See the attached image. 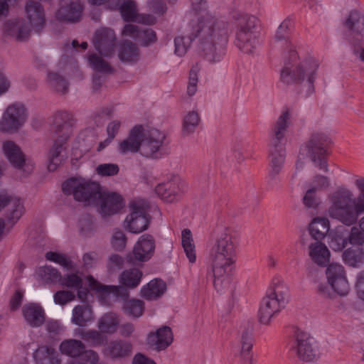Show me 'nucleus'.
I'll return each instance as SVG.
<instances>
[{
    "mask_svg": "<svg viewBox=\"0 0 364 364\" xmlns=\"http://www.w3.org/2000/svg\"><path fill=\"white\" fill-rule=\"evenodd\" d=\"M239 237L235 228L225 227L217 233L210 249L208 260L213 286L218 292L225 291L231 287Z\"/></svg>",
    "mask_w": 364,
    "mask_h": 364,
    "instance_id": "f257e3e1",
    "label": "nucleus"
},
{
    "mask_svg": "<svg viewBox=\"0 0 364 364\" xmlns=\"http://www.w3.org/2000/svg\"><path fill=\"white\" fill-rule=\"evenodd\" d=\"M195 33L203 58L212 65L221 62L226 53L228 23L213 14L206 13L198 19Z\"/></svg>",
    "mask_w": 364,
    "mask_h": 364,
    "instance_id": "f03ea898",
    "label": "nucleus"
},
{
    "mask_svg": "<svg viewBox=\"0 0 364 364\" xmlns=\"http://www.w3.org/2000/svg\"><path fill=\"white\" fill-rule=\"evenodd\" d=\"M235 21V46L243 53L254 54L260 45L259 19L252 15L237 12L234 14Z\"/></svg>",
    "mask_w": 364,
    "mask_h": 364,
    "instance_id": "7ed1b4c3",
    "label": "nucleus"
},
{
    "mask_svg": "<svg viewBox=\"0 0 364 364\" xmlns=\"http://www.w3.org/2000/svg\"><path fill=\"white\" fill-rule=\"evenodd\" d=\"M289 298V289L284 280L280 278L273 279L260 304L259 321L264 325H268L272 318L285 307Z\"/></svg>",
    "mask_w": 364,
    "mask_h": 364,
    "instance_id": "20e7f679",
    "label": "nucleus"
},
{
    "mask_svg": "<svg viewBox=\"0 0 364 364\" xmlns=\"http://www.w3.org/2000/svg\"><path fill=\"white\" fill-rule=\"evenodd\" d=\"M318 67L317 61L312 58L299 61L296 51L292 50L285 60L281 79L286 84L301 82L306 79L311 87Z\"/></svg>",
    "mask_w": 364,
    "mask_h": 364,
    "instance_id": "39448f33",
    "label": "nucleus"
},
{
    "mask_svg": "<svg viewBox=\"0 0 364 364\" xmlns=\"http://www.w3.org/2000/svg\"><path fill=\"white\" fill-rule=\"evenodd\" d=\"M353 194L350 191L343 190L335 192L331 196V205L328 208L329 215L343 224L350 226L355 224L358 216L364 212H359L356 203L353 200L351 205Z\"/></svg>",
    "mask_w": 364,
    "mask_h": 364,
    "instance_id": "423d86ee",
    "label": "nucleus"
},
{
    "mask_svg": "<svg viewBox=\"0 0 364 364\" xmlns=\"http://www.w3.org/2000/svg\"><path fill=\"white\" fill-rule=\"evenodd\" d=\"M98 183L86 181L83 178H70L63 184V191L66 195H73L76 200L87 205L96 203L101 191Z\"/></svg>",
    "mask_w": 364,
    "mask_h": 364,
    "instance_id": "0eeeda50",
    "label": "nucleus"
},
{
    "mask_svg": "<svg viewBox=\"0 0 364 364\" xmlns=\"http://www.w3.org/2000/svg\"><path fill=\"white\" fill-rule=\"evenodd\" d=\"M331 144V139L328 134L322 132H315L305 144L306 155L316 166L324 171H328L325 155Z\"/></svg>",
    "mask_w": 364,
    "mask_h": 364,
    "instance_id": "6e6552de",
    "label": "nucleus"
},
{
    "mask_svg": "<svg viewBox=\"0 0 364 364\" xmlns=\"http://www.w3.org/2000/svg\"><path fill=\"white\" fill-rule=\"evenodd\" d=\"M129 208L130 214L125 219L124 228L132 233L139 234L149 225V203L144 199H135L130 203Z\"/></svg>",
    "mask_w": 364,
    "mask_h": 364,
    "instance_id": "1a4fd4ad",
    "label": "nucleus"
},
{
    "mask_svg": "<svg viewBox=\"0 0 364 364\" xmlns=\"http://www.w3.org/2000/svg\"><path fill=\"white\" fill-rule=\"evenodd\" d=\"M140 139L141 155L146 158L157 159L161 157V149L164 145L166 135L156 129L145 130L141 126Z\"/></svg>",
    "mask_w": 364,
    "mask_h": 364,
    "instance_id": "9d476101",
    "label": "nucleus"
},
{
    "mask_svg": "<svg viewBox=\"0 0 364 364\" xmlns=\"http://www.w3.org/2000/svg\"><path fill=\"white\" fill-rule=\"evenodd\" d=\"M26 109L21 102H14L4 112L0 121V130L4 132H15L26 122Z\"/></svg>",
    "mask_w": 364,
    "mask_h": 364,
    "instance_id": "9b49d317",
    "label": "nucleus"
},
{
    "mask_svg": "<svg viewBox=\"0 0 364 364\" xmlns=\"http://www.w3.org/2000/svg\"><path fill=\"white\" fill-rule=\"evenodd\" d=\"M291 349L301 360L306 362L316 360L319 357L318 348L314 346L313 338L304 331H296Z\"/></svg>",
    "mask_w": 364,
    "mask_h": 364,
    "instance_id": "f8f14e48",
    "label": "nucleus"
},
{
    "mask_svg": "<svg viewBox=\"0 0 364 364\" xmlns=\"http://www.w3.org/2000/svg\"><path fill=\"white\" fill-rule=\"evenodd\" d=\"M98 196L94 205L102 218L117 214L123 208V199L118 193L103 191L101 188Z\"/></svg>",
    "mask_w": 364,
    "mask_h": 364,
    "instance_id": "ddd939ff",
    "label": "nucleus"
},
{
    "mask_svg": "<svg viewBox=\"0 0 364 364\" xmlns=\"http://www.w3.org/2000/svg\"><path fill=\"white\" fill-rule=\"evenodd\" d=\"M328 284L340 296H346L350 285L343 266L339 263H331L326 271Z\"/></svg>",
    "mask_w": 364,
    "mask_h": 364,
    "instance_id": "4468645a",
    "label": "nucleus"
},
{
    "mask_svg": "<svg viewBox=\"0 0 364 364\" xmlns=\"http://www.w3.org/2000/svg\"><path fill=\"white\" fill-rule=\"evenodd\" d=\"M156 242L154 237L149 234H144L139 237L131 253L127 255L130 262H146L154 255Z\"/></svg>",
    "mask_w": 364,
    "mask_h": 364,
    "instance_id": "2eb2a0df",
    "label": "nucleus"
},
{
    "mask_svg": "<svg viewBox=\"0 0 364 364\" xmlns=\"http://www.w3.org/2000/svg\"><path fill=\"white\" fill-rule=\"evenodd\" d=\"M116 40V35L112 29L101 28L96 31L93 43L96 50L102 55L109 57L114 54Z\"/></svg>",
    "mask_w": 364,
    "mask_h": 364,
    "instance_id": "dca6fc26",
    "label": "nucleus"
},
{
    "mask_svg": "<svg viewBox=\"0 0 364 364\" xmlns=\"http://www.w3.org/2000/svg\"><path fill=\"white\" fill-rule=\"evenodd\" d=\"M83 11L80 0H61L55 16L58 21L67 23L78 22Z\"/></svg>",
    "mask_w": 364,
    "mask_h": 364,
    "instance_id": "f3484780",
    "label": "nucleus"
},
{
    "mask_svg": "<svg viewBox=\"0 0 364 364\" xmlns=\"http://www.w3.org/2000/svg\"><path fill=\"white\" fill-rule=\"evenodd\" d=\"M182 181L177 174H169L166 180L155 188V191L163 200L167 202L174 200L181 191Z\"/></svg>",
    "mask_w": 364,
    "mask_h": 364,
    "instance_id": "a211bd4d",
    "label": "nucleus"
},
{
    "mask_svg": "<svg viewBox=\"0 0 364 364\" xmlns=\"http://www.w3.org/2000/svg\"><path fill=\"white\" fill-rule=\"evenodd\" d=\"M74 122L73 114L65 110L58 111L52 117L53 130L59 138L68 139Z\"/></svg>",
    "mask_w": 364,
    "mask_h": 364,
    "instance_id": "6ab92c4d",
    "label": "nucleus"
},
{
    "mask_svg": "<svg viewBox=\"0 0 364 364\" xmlns=\"http://www.w3.org/2000/svg\"><path fill=\"white\" fill-rule=\"evenodd\" d=\"M286 151L283 143L272 141L269 145V177L274 180L279 174L285 162Z\"/></svg>",
    "mask_w": 364,
    "mask_h": 364,
    "instance_id": "aec40b11",
    "label": "nucleus"
},
{
    "mask_svg": "<svg viewBox=\"0 0 364 364\" xmlns=\"http://www.w3.org/2000/svg\"><path fill=\"white\" fill-rule=\"evenodd\" d=\"M132 344L127 341L117 339L110 341L102 350L103 355L112 360H120L131 355Z\"/></svg>",
    "mask_w": 364,
    "mask_h": 364,
    "instance_id": "412c9836",
    "label": "nucleus"
},
{
    "mask_svg": "<svg viewBox=\"0 0 364 364\" xmlns=\"http://www.w3.org/2000/svg\"><path fill=\"white\" fill-rule=\"evenodd\" d=\"M4 34L17 41L28 39L31 33L30 26L23 19L8 20L4 24Z\"/></svg>",
    "mask_w": 364,
    "mask_h": 364,
    "instance_id": "4be33fe9",
    "label": "nucleus"
},
{
    "mask_svg": "<svg viewBox=\"0 0 364 364\" xmlns=\"http://www.w3.org/2000/svg\"><path fill=\"white\" fill-rule=\"evenodd\" d=\"M141 136H142L141 125L134 127L129 131L127 137L118 143V151L122 155L135 154L137 152L141 154Z\"/></svg>",
    "mask_w": 364,
    "mask_h": 364,
    "instance_id": "5701e85b",
    "label": "nucleus"
},
{
    "mask_svg": "<svg viewBox=\"0 0 364 364\" xmlns=\"http://www.w3.org/2000/svg\"><path fill=\"white\" fill-rule=\"evenodd\" d=\"M173 333L170 327L163 326L148 335L147 343L154 349L161 351L167 348L173 342Z\"/></svg>",
    "mask_w": 364,
    "mask_h": 364,
    "instance_id": "b1692460",
    "label": "nucleus"
},
{
    "mask_svg": "<svg viewBox=\"0 0 364 364\" xmlns=\"http://www.w3.org/2000/svg\"><path fill=\"white\" fill-rule=\"evenodd\" d=\"M5 207H9L7 219L12 223H16L23 213V205L19 198L0 191V211Z\"/></svg>",
    "mask_w": 364,
    "mask_h": 364,
    "instance_id": "393cba45",
    "label": "nucleus"
},
{
    "mask_svg": "<svg viewBox=\"0 0 364 364\" xmlns=\"http://www.w3.org/2000/svg\"><path fill=\"white\" fill-rule=\"evenodd\" d=\"M87 282L89 287L92 290L96 291L97 292L102 293L104 295H108L112 294L117 298L124 300V301L128 300L129 296V292L127 289L123 285L115 286V285H105L99 282L92 276L87 277Z\"/></svg>",
    "mask_w": 364,
    "mask_h": 364,
    "instance_id": "a878e982",
    "label": "nucleus"
},
{
    "mask_svg": "<svg viewBox=\"0 0 364 364\" xmlns=\"http://www.w3.org/2000/svg\"><path fill=\"white\" fill-rule=\"evenodd\" d=\"M26 18L30 25L39 32L45 24V11L42 5L36 1H28L25 6Z\"/></svg>",
    "mask_w": 364,
    "mask_h": 364,
    "instance_id": "bb28decb",
    "label": "nucleus"
},
{
    "mask_svg": "<svg viewBox=\"0 0 364 364\" xmlns=\"http://www.w3.org/2000/svg\"><path fill=\"white\" fill-rule=\"evenodd\" d=\"M22 314L26 322L32 328H38L45 322L44 309L38 304H25L22 308Z\"/></svg>",
    "mask_w": 364,
    "mask_h": 364,
    "instance_id": "cd10ccee",
    "label": "nucleus"
},
{
    "mask_svg": "<svg viewBox=\"0 0 364 364\" xmlns=\"http://www.w3.org/2000/svg\"><path fill=\"white\" fill-rule=\"evenodd\" d=\"M68 139L57 137L50 148L48 155V168L50 171H54L63 163Z\"/></svg>",
    "mask_w": 364,
    "mask_h": 364,
    "instance_id": "c85d7f7f",
    "label": "nucleus"
},
{
    "mask_svg": "<svg viewBox=\"0 0 364 364\" xmlns=\"http://www.w3.org/2000/svg\"><path fill=\"white\" fill-rule=\"evenodd\" d=\"M291 111L289 109H284L277 119L271 134L270 141L283 143L285 134L290 124Z\"/></svg>",
    "mask_w": 364,
    "mask_h": 364,
    "instance_id": "c756f323",
    "label": "nucleus"
},
{
    "mask_svg": "<svg viewBox=\"0 0 364 364\" xmlns=\"http://www.w3.org/2000/svg\"><path fill=\"white\" fill-rule=\"evenodd\" d=\"M240 350L238 355L241 364H252V346L253 334L252 328L245 329L241 336Z\"/></svg>",
    "mask_w": 364,
    "mask_h": 364,
    "instance_id": "7c9ffc66",
    "label": "nucleus"
},
{
    "mask_svg": "<svg viewBox=\"0 0 364 364\" xmlns=\"http://www.w3.org/2000/svg\"><path fill=\"white\" fill-rule=\"evenodd\" d=\"M3 151L9 162L16 168H21L25 164V156L20 147L12 141H6L2 145Z\"/></svg>",
    "mask_w": 364,
    "mask_h": 364,
    "instance_id": "2f4dec72",
    "label": "nucleus"
},
{
    "mask_svg": "<svg viewBox=\"0 0 364 364\" xmlns=\"http://www.w3.org/2000/svg\"><path fill=\"white\" fill-rule=\"evenodd\" d=\"M309 256L314 263L324 267L329 262L330 251L323 243L316 241L309 245Z\"/></svg>",
    "mask_w": 364,
    "mask_h": 364,
    "instance_id": "473e14b6",
    "label": "nucleus"
},
{
    "mask_svg": "<svg viewBox=\"0 0 364 364\" xmlns=\"http://www.w3.org/2000/svg\"><path fill=\"white\" fill-rule=\"evenodd\" d=\"M36 364H60L58 353L51 346L46 345L39 346L33 353Z\"/></svg>",
    "mask_w": 364,
    "mask_h": 364,
    "instance_id": "72a5a7b5",
    "label": "nucleus"
},
{
    "mask_svg": "<svg viewBox=\"0 0 364 364\" xmlns=\"http://www.w3.org/2000/svg\"><path fill=\"white\" fill-rule=\"evenodd\" d=\"M166 290V284L161 279L151 280L141 289V295L148 301L161 297Z\"/></svg>",
    "mask_w": 364,
    "mask_h": 364,
    "instance_id": "f704fd0d",
    "label": "nucleus"
},
{
    "mask_svg": "<svg viewBox=\"0 0 364 364\" xmlns=\"http://www.w3.org/2000/svg\"><path fill=\"white\" fill-rule=\"evenodd\" d=\"M138 46L130 41H123L118 48V57L123 63H134L139 58Z\"/></svg>",
    "mask_w": 364,
    "mask_h": 364,
    "instance_id": "c9c22d12",
    "label": "nucleus"
},
{
    "mask_svg": "<svg viewBox=\"0 0 364 364\" xmlns=\"http://www.w3.org/2000/svg\"><path fill=\"white\" fill-rule=\"evenodd\" d=\"M93 320V311L87 304H83L75 306L72 312L71 321L79 326H85Z\"/></svg>",
    "mask_w": 364,
    "mask_h": 364,
    "instance_id": "e433bc0d",
    "label": "nucleus"
},
{
    "mask_svg": "<svg viewBox=\"0 0 364 364\" xmlns=\"http://www.w3.org/2000/svg\"><path fill=\"white\" fill-rule=\"evenodd\" d=\"M292 26L293 23L291 19H284L278 27L274 36L277 41L284 42L285 50L288 53V55L291 54L292 50H295L294 46L289 41L290 31Z\"/></svg>",
    "mask_w": 364,
    "mask_h": 364,
    "instance_id": "4c0bfd02",
    "label": "nucleus"
},
{
    "mask_svg": "<svg viewBox=\"0 0 364 364\" xmlns=\"http://www.w3.org/2000/svg\"><path fill=\"white\" fill-rule=\"evenodd\" d=\"M119 325V316L113 312L105 314L97 322V328L101 333L113 334Z\"/></svg>",
    "mask_w": 364,
    "mask_h": 364,
    "instance_id": "58836bf2",
    "label": "nucleus"
},
{
    "mask_svg": "<svg viewBox=\"0 0 364 364\" xmlns=\"http://www.w3.org/2000/svg\"><path fill=\"white\" fill-rule=\"evenodd\" d=\"M143 277L142 272L136 267L123 271L119 277V283L129 289H134L139 286Z\"/></svg>",
    "mask_w": 364,
    "mask_h": 364,
    "instance_id": "ea45409f",
    "label": "nucleus"
},
{
    "mask_svg": "<svg viewBox=\"0 0 364 364\" xmlns=\"http://www.w3.org/2000/svg\"><path fill=\"white\" fill-rule=\"evenodd\" d=\"M345 263L353 267H358L364 264V250L361 247H352L343 253Z\"/></svg>",
    "mask_w": 364,
    "mask_h": 364,
    "instance_id": "a19ab883",
    "label": "nucleus"
},
{
    "mask_svg": "<svg viewBox=\"0 0 364 364\" xmlns=\"http://www.w3.org/2000/svg\"><path fill=\"white\" fill-rule=\"evenodd\" d=\"M329 230V222L326 218H314L309 224V234L314 240L319 241L324 238Z\"/></svg>",
    "mask_w": 364,
    "mask_h": 364,
    "instance_id": "79ce46f5",
    "label": "nucleus"
},
{
    "mask_svg": "<svg viewBox=\"0 0 364 364\" xmlns=\"http://www.w3.org/2000/svg\"><path fill=\"white\" fill-rule=\"evenodd\" d=\"M200 122V117L198 112L189 111L183 119L182 135L190 136L193 134Z\"/></svg>",
    "mask_w": 364,
    "mask_h": 364,
    "instance_id": "37998d69",
    "label": "nucleus"
},
{
    "mask_svg": "<svg viewBox=\"0 0 364 364\" xmlns=\"http://www.w3.org/2000/svg\"><path fill=\"white\" fill-rule=\"evenodd\" d=\"M46 81L52 89L60 94L65 95L68 92L67 80L58 73L48 72Z\"/></svg>",
    "mask_w": 364,
    "mask_h": 364,
    "instance_id": "c03bdc74",
    "label": "nucleus"
},
{
    "mask_svg": "<svg viewBox=\"0 0 364 364\" xmlns=\"http://www.w3.org/2000/svg\"><path fill=\"white\" fill-rule=\"evenodd\" d=\"M85 350L83 343L78 340L68 339L60 345V350L63 354L73 358H77Z\"/></svg>",
    "mask_w": 364,
    "mask_h": 364,
    "instance_id": "a18cd8bd",
    "label": "nucleus"
},
{
    "mask_svg": "<svg viewBox=\"0 0 364 364\" xmlns=\"http://www.w3.org/2000/svg\"><path fill=\"white\" fill-rule=\"evenodd\" d=\"M181 243L189 262L194 263L196 260V249L190 230L185 229L182 231Z\"/></svg>",
    "mask_w": 364,
    "mask_h": 364,
    "instance_id": "49530a36",
    "label": "nucleus"
},
{
    "mask_svg": "<svg viewBox=\"0 0 364 364\" xmlns=\"http://www.w3.org/2000/svg\"><path fill=\"white\" fill-rule=\"evenodd\" d=\"M122 311L126 315L139 318L144 311V302L136 299L127 300L123 303Z\"/></svg>",
    "mask_w": 364,
    "mask_h": 364,
    "instance_id": "de8ad7c7",
    "label": "nucleus"
},
{
    "mask_svg": "<svg viewBox=\"0 0 364 364\" xmlns=\"http://www.w3.org/2000/svg\"><path fill=\"white\" fill-rule=\"evenodd\" d=\"M87 59L90 66L98 73L110 74L114 71L109 63L96 53L90 54Z\"/></svg>",
    "mask_w": 364,
    "mask_h": 364,
    "instance_id": "09e8293b",
    "label": "nucleus"
},
{
    "mask_svg": "<svg viewBox=\"0 0 364 364\" xmlns=\"http://www.w3.org/2000/svg\"><path fill=\"white\" fill-rule=\"evenodd\" d=\"M38 275L47 284H60L62 279L60 272L51 266L41 267L38 270Z\"/></svg>",
    "mask_w": 364,
    "mask_h": 364,
    "instance_id": "8fccbe9b",
    "label": "nucleus"
},
{
    "mask_svg": "<svg viewBox=\"0 0 364 364\" xmlns=\"http://www.w3.org/2000/svg\"><path fill=\"white\" fill-rule=\"evenodd\" d=\"M196 37V33L190 36H178L174 39V53L178 56H183L190 48L192 41Z\"/></svg>",
    "mask_w": 364,
    "mask_h": 364,
    "instance_id": "3c124183",
    "label": "nucleus"
},
{
    "mask_svg": "<svg viewBox=\"0 0 364 364\" xmlns=\"http://www.w3.org/2000/svg\"><path fill=\"white\" fill-rule=\"evenodd\" d=\"M119 11L125 21H135L138 15L136 2L132 0L125 1L119 7Z\"/></svg>",
    "mask_w": 364,
    "mask_h": 364,
    "instance_id": "603ef678",
    "label": "nucleus"
},
{
    "mask_svg": "<svg viewBox=\"0 0 364 364\" xmlns=\"http://www.w3.org/2000/svg\"><path fill=\"white\" fill-rule=\"evenodd\" d=\"M79 334L82 339L94 346H101L104 342L101 332L96 330L80 329Z\"/></svg>",
    "mask_w": 364,
    "mask_h": 364,
    "instance_id": "864d4df0",
    "label": "nucleus"
},
{
    "mask_svg": "<svg viewBox=\"0 0 364 364\" xmlns=\"http://www.w3.org/2000/svg\"><path fill=\"white\" fill-rule=\"evenodd\" d=\"M200 67L198 63L194 65L189 73V79L187 87V94L191 97L194 95L197 91V83L198 81V72Z\"/></svg>",
    "mask_w": 364,
    "mask_h": 364,
    "instance_id": "5fc2aeb1",
    "label": "nucleus"
},
{
    "mask_svg": "<svg viewBox=\"0 0 364 364\" xmlns=\"http://www.w3.org/2000/svg\"><path fill=\"white\" fill-rule=\"evenodd\" d=\"M79 228L84 236L90 235L95 229L93 218L89 215H85L79 220Z\"/></svg>",
    "mask_w": 364,
    "mask_h": 364,
    "instance_id": "6e6d98bb",
    "label": "nucleus"
},
{
    "mask_svg": "<svg viewBox=\"0 0 364 364\" xmlns=\"http://www.w3.org/2000/svg\"><path fill=\"white\" fill-rule=\"evenodd\" d=\"M348 241L353 245L358 247L364 245V232L359 226H353L348 236Z\"/></svg>",
    "mask_w": 364,
    "mask_h": 364,
    "instance_id": "4d7b16f0",
    "label": "nucleus"
},
{
    "mask_svg": "<svg viewBox=\"0 0 364 364\" xmlns=\"http://www.w3.org/2000/svg\"><path fill=\"white\" fill-rule=\"evenodd\" d=\"M46 258L48 260L60 264L67 269H70L73 267L72 262L63 254H59L54 252H48L46 254Z\"/></svg>",
    "mask_w": 364,
    "mask_h": 364,
    "instance_id": "13d9d810",
    "label": "nucleus"
},
{
    "mask_svg": "<svg viewBox=\"0 0 364 364\" xmlns=\"http://www.w3.org/2000/svg\"><path fill=\"white\" fill-rule=\"evenodd\" d=\"M99 360L97 353L94 350H83L80 355L77 356L76 362L78 364H96Z\"/></svg>",
    "mask_w": 364,
    "mask_h": 364,
    "instance_id": "bf43d9fd",
    "label": "nucleus"
},
{
    "mask_svg": "<svg viewBox=\"0 0 364 364\" xmlns=\"http://www.w3.org/2000/svg\"><path fill=\"white\" fill-rule=\"evenodd\" d=\"M112 245L117 250H122L125 248L127 237L122 230L118 229L114 230L112 237Z\"/></svg>",
    "mask_w": 364,
    "mask_h": 364,
    "instance_id": "052dcab7",
    "label": "nucleus"
},
{
    "mask_svg": "<svg viewBox=\"0 0 364 364\" xmlns=\"http://www.w3.org/2000/svg\"><path fill=\"white\" fill-rule=\"evenodd\" d=\"M348 242V237H344L341 234L336 232L331 236L328 245L333 250L341 251L346 246Z\"/></svg>",
    "mask_w": 364,
    "mask_h": 364,
    "instance_id": "680f3d73",
    "label": "nucleus"
},
{
    "mask_svg": "<svg viewBox=\"0 0 364 364\" xmlns=\"http://www.w3.org/2000/svg\"><path fill=\"white\" fill-rule=\"evenodd\" d=\"M60 284L69 288L80 289L82 287V280L77 274H67L65 277H62Z\"/></svg>",
    "mask_w": 364,
    "mask_h": 364,
    "instance_id": "e2e57ef3",
    "label": "nucleus"
},
{
    "mask_svg": "<svg viewBox=\"0 0 364 364\" xmlns=\"http://www.w3.org/2000/svg\"><path fill=\"white\" fill-rule=\"evenodd\" d=\"M119 166L116 164H102L97 166V173L102 176H112L118 173Z\"/></svg>",
    "mask_w": 364,
    "mask_h": 364,
    "instance_id": "0e129e2a",
    "label": "nucleus"
},
{
    "mask_svg": "<svg viewBox=\"0 0 364 364\" xmlns=\"http://www.w3.org/2000/svg\"><path fill=\"white\" fill-rule=\"evenodd\" d=\"M355 185L359 191L358 197L354 199L356 208L359 212H364V178L356 179Z\"/></svg>",
    "mask_w": 364,
    "mask_h": 364,
    "instance_id": "69168bd1",
    "label": "nucleus"
},
{
    "mask_svg": "<svg viewBox=\"0 0 364 364\" xmlns=\"http://www.w3.org/2000/svg\"><path fill=\"white\" fill-rule=\"evenodd\" d=\"M157 41L156 34L154 31L151 28L142 29L141 35L138 38V41L141 46H148Z\"/></svg>",
    "mask_w": 364,
    "mask_h": 364,
    "instance_id": "338daca9",
    "label": "nucleus"
},
{
    "mask_svg": "<svg viewBox=\"0 0 364 364\" xmlns=\"http://www.w3.org/2000/svg\"><path fill=\"white\" fill-rule=\"evenodd\" d=\"M75 294L70 291L60 290L58 291L53 296L54 301L56 304L65 305L67 303L74 300Z\"/></svg>",
    "mask_w": 364,
    "mask_h": 364,
    "instance_id": "774afa93",
    "label": "nucleus"
}]
</instances>
